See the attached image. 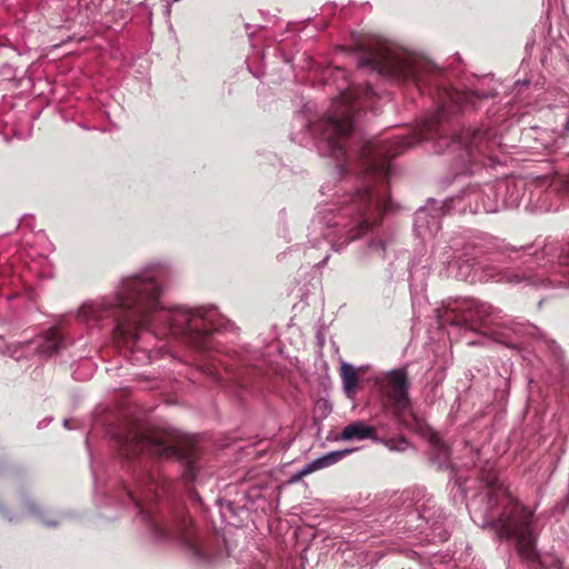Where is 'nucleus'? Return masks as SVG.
<instances>
[{
  "label": "nucleus",
  "mask_w": 569,
  "mask_h": 569,
  "mask_svg": "<svg viewBox=\"0 0 569 569\" xmlns=\"http://www.w3.org/2000/svg\"><path fill=\"white\" fill-rule=\"evenodd\" d=\"M160 268H148L121 280L111 297L84 302L78 319L88 327L111 326L113 338L136 348L133 355L143 353L140 362L150 361V351L140 346L146 339L172 337L197 349L211 346L210 335L220 328V315L213 307L194 310L162 307Z\"/></svg>",
  "instance_id": "nucleus-1"
},
{
  "label": "nucleus",
  "mask_w": 569,
  "mask_h": 569,
  "mask_svg": "<svg viewBox=\"0 0 569 569\" xmlns=\"http://www.w3.org/2000/svg\"><path fill=\"white\" fill-rule=\"evenodd\" d=\"M120 453L128 461L131 482L123 487L126 498L138 510L139 516L153 536L160 540L174 541L197 562L204 563L222 556L216 535H200L192 520L182 510L153 509L167 485L147 456L159 458L182 456L176 445L149 437L138 431L120 441Z\"/></svg>",
  "instance_id": "nucleus-2"
},
{
  "label": "nucleus",
  "mask_w": 569,
  "mask_h": 569,
  "mask_svg": "<svg viewBox=\"0 0 569 569\" xmlns=\"http://www.w3.org/2000/svg\"><path fill=\"white\" fill-rule=\"evenodd\" d=\"M488 485L490 507L496 506L501 499L507 500L499 516L492 519L491 527L496 529L501 539H516L517 551L525 561H537V537L533 532L535 511L520 503L511 496L508 488L498 481L492 480Z\"/></svg>",
  "instance_id": "nucleus-3"
},
{
  "label": "nucleus",
  "mask_w": 569,
  "mask_h": 569,
  "mask_svg": "<svg viewBox=\"0 0 569 569\" xmlns=\"http://www.w3.org/2000/svg\"><path fill=\"white\" fill-rule=\"evenodd\" d=\"M386 209L380 191L373 184H366L342 199L332 226L340 227L351 241L377 223Z\"/></svg>",
  "instance_id": "nucleus-4"
},
{
  "label": "nucleus",
  "mask_w": 569,
  "mask_h": 569,
  "mask_svg": "<svg viewBox=\"0 0 569 569\" xmlns=\"http://www.w3.org/2000/svg\"><path fill=\"white\" fill-rule=\"evenodd\" d=\"M336 103V109L328 114L313 132L320 136L319 150L321 153L340 160L347 154L346 141L353 130L352 108L349 97Z\"/></svg>",
  "instance_id": "nucleus-5"
},
{
  "label": "nucleus",
  "mask_w": 569,
  "mask_h": 569,
  "mask_svg": "<svg viewBox=\"0 0 569 569\" xmlns=\"http://www.w3.org/2000/svg\"><path fill=\"white\" fill-rule=\"evenodd\" d=\"M352 161L339 164L341 172L352 171L363 176L365 180L373 184L388 180L390 160L380 149L378 142L363 141L359 148L352 151Z\"/></svg>",
  "instance_id": "nucleus-6"
},
{
  "label": "nucleus",
  "mask_w": 569,
  "mask_h": 569,
  "mask_svg": "<svg viewBox=\"0 0 569 569\" xmlns=\"http://www.w3.org/2000/svg\"><path fill=\"white\" fill-rule=\"evenodd\" d=\"M393 79L402 77L406 80L413 81L417 86L422 81L425 72L429 71L431 66L425 58L409 51L400 52L393 44Z\"/></svg>",
  "instance_id": "nucleus-7"
},
{
  "label": "nucleus",
  "mask_w": 569,
  "mask_h": 569,
  "mask_svg": "<svg viewBox=\"0 0 569 569\" xmlns=\"http://www.w3.org/2000/svg\"><path fill=\"white\" fill-rule=\"evenodd\" d=\"M408 373L406 368L393 370V416H399L400 422L407 428H412L416 417L408 397Z\"/></svg>",
  "instance_id": "nucleus-8"
},
{
  "label": "nucleus",
  "mask_w": 569,
  "mask_h": 569,
  "mask_svg": "<svg viewBox=\"0 0 569 569\" xmlns=\"http://www.w3.org/2000/svg\"><path fill=\"white\" fill-rule=\"evenodd\" d=\"M359 67L378 74H388L391 68L389 42H382L378 39L372 40L362 52Z\"/></svg>",
  "instance_id": "nucleus-9"
},
{
  "label": "nucleus",
  "mask_w": 569,
  "mask_h": 569,
  "mask_svg": "<svg viewBox=\"0 0 569 569\" xmlns=\"http://www.w3.org/2000/svg\"><path fill=\"white\" fill-rule=\"evenodd\" d=\"M489 133L477 129H466L452 138V147L463 149L468 157L473 152H483L488 141Z\"/></svg>",
  "instance_id": "nucleus-10"
},
{
  "label": "nucleus",
  "mask_w": 569,
  "mask_h": 569,
  "mask_svg": "<svg viewBox=\"0 0 569 569\" xmlns=\"http://www.w3.org/2000/svg\"><path fill=\"white\" fill-rule=\"evenodd\" d=\"M37 351L43 356H52L64 348L66 339L58 327H52L36 340Z\"/></svg>",
  "instance_id": "nucleus-11"
},
{
  "label": "nucleus",
  "mask_w": 569,
  "mask_h": 569,
  "mask_svg": "<svg viewBox=\"0 0 569 569\" xmlns=\"http://www.w3.org/2000/svg\"><path fill=\"white\" fill-rule=\"evenodd\" d=\"M351 452H352V450H350V449L328 452L325 456L317 458L313 461H311L310 463L306 465L299 471V473L292 478V481H297V480L301 479L302 477H305L316 470L332 466Z\"/></svg>",
  "instance_id": "nucleus-12"
},
{
  "label": "nucleus",
  "mask_w": 569,
  "mask_h": 569,
  "mask_svg": "<svg viewBox=\"0 0 569 569\" xmlns=\"http://www.w3.org/2000/svg\"><path fill=\"white\" fill-rule=\"evenodd\" d=\"M362 368L357 369L351 363L342 361L340 365V377L342 381V389L346 396L350 399H352L358 390L359 387V371H361Z\"/></svg>",
  "instance_id": "nucleus-13"
},
{
  "label": "nucleus",
  "mask_w": 569,
  "mask_h": 569,
  "mask_svg": "<svg viewBox=\"0 0 569 569\" xmlns=\"http://www.w3.org/2000/svg\"><path fill=\"white\" fill-rule=\"evenodd\" d=\"M376 435V429L363 421H355L347 425L341 433V440H363V439H373Z\"/></svg>",
  "instance_id": "nucleus-14"
},
{
  "label": "nucleus",
  "mask_w": 569,
  "mask_h": 569,
  "mask_svg": "<svg viewBox=\"0 0 569 569\" xmlns=\"http://www.w3.org/2000/svg\"><path fill=\"white\" fill-rule=\"evenodd\" d=\"M466 311L469 313L467 318L485 323L486 318L493 315L496 309L488 303L470 299L466 301Z\"/></svg>",
  "instance_id": "nucleus-15"
},
{
  "label": "nucleus",
  "mask_w": 569,
  "mask_h": 569,
  "mask_svg": "<svg viewBox=\"0 0 569 569\" xmlns=\"http://www.w3.org/2000/svg\"><path fill=\"white\" fill-rule=\"evenodd\" d=\"M418 141L415 134L397 133L393 134V158L402 153L407 148L413 146Z\"/></svg>",
  "instance_id": "nucleus-16"
},
{
  "label": "nucleus",
  "mask_w": 569,
  "mask_h": 569,
  "mask_svg": "<svg viewBox=\"0 0 569 569\" xmlns=\"http://www.w3.org/2000/svg\"><path fill=\"white\" fill-rule=\"evenodd\" d=\"M24 506H26L27 512L30 516L39 519L42 523H44L47 526H57L59 523L58 520H49L44 516H42L40 513L39 509L34 506V503L30 499H27L24 501Z\"/></svg>",
  "instance_id": "nucleus-17"
},
{
  "label": "nucleus",
  "mask_w": 569,
  "mask_h": 569,
  "mask_svg": "<svg viewBox=\"0 0 569 569\" xmlns=\"http://www.w3.org/2000/svg\"><path fill=\"white\" fill-rule=\"evenodd\" d=\"M375 386L386 396L390 393L391 372H382L375 377Z\"/></svg>",
  "instance_id": "nucleus-18"
},
{
  "label": "nucleus",
  "mask_w": 569,
  "mask_h": 569,
  "mask_svg": "<svg viewBox=\"0 0 569 569\" xmlns=\"http://www.w3.org/2000/svg\"><path fill=\"white\" fill-rule=\"evenodd\" d=\"M387 241L382 239H375L370 242V249L378 252L382 258L387 254Z\"/></svg>",
  "instance_id": "nucleus-19"
},
{
  "label": "nucleus",
  "mask_w": 569,
  "mask_h": 569,
  "mask_svg": "<svg viewBox=\"0 0 569 569\" xmlns=\"http://www.w3.org/2000/svg\"><path fill=\"white\" fill-rule=\"evenodd\" d=\"M435 448L438 450V457L441 460H447L449 458L450 451L448 446L441 443L439 440L435 442Z\"/></svg>",
  "instance_id": "nucleus-20"
},
{
  "label": "nucleus",
  "mask_w": 569,
  "mask_h": 569,
  "mask_svg": "<svg viewBox=\"0 0 569 569\" xmlns=\"http://www.w3.org/2000/svg\"><path fill=\"white\" fill-rule=\"evenodd\" d=\"M188 463H189V469H190L191 477L193 478L196 476L194 475L196 467H194L193 462L190 459H188Z\"/></svg>",
  "instance_id": "nucleus-21"
},
{
  "label": "nucleus",
  "mask_w": 569,
  "mask_h": 569,
  "mask_svg": "<svg viewBox=\"0 0 569 569\" xmlns=\"http://www.w3.org/2000/svg\"><path fill=\"white\" fill-rule=\"evenodd\" d=\"M1 353L13 356V351L11 350V347H7L6 350L0 349Z\"/></svg>",
  "instance_id": "nucleus-22"
},
{
  "label": "nucleus",
  "mask_w": 569,
  "mask_h": 569,
  "mask_svg": "<svg viewBox=\"0 0 569 569\" xmlns=\"http://www.w3.org/2000/svg\"><path fill=\"white\" fill-rule=\"evenodd\" d=\"M425 213H426V212H425L423 210H420V211H419V213H418V218H417V219H418V221H419V220H421V219L423 218V214H425Z\"/></svg>",
  "instance_id": "nucleus-23"
},
{
  "label": "nucleus",
  "mask_w": 569,
  "mask_h": 569,
  "mask_svg": "<svg viewBox=\"0 0 569 569\" xmlns=\"http://www.w3.org/2000/svg\"><path fill=\"white\" fill-rule=\"evenodd\" d=\"M392 448H393V450H395V449H397V450H402V449H403V447H402V446H397L395 442H393V445H392Z\"/></svg>",
  "instance_id": "nucleus-24"
},
{
  "label": "nucleus",
  "mask_w": 569,
  "mask_h": 569,
  "mask_svg": "<svg viewBox=\"0 0 569 569\" xmlns=\"http://www.w3.org/2000/svg\"><path fill=\"white\" fill-rule=\"evenodd\" d=\"M63 425H64V427H66V428H70V427H69V421H68V420H64Z\"/></svg>",
  "instance_id": "nucleus-25"
},
{
  "label": "nucleus",
  "mask_w": 569,
  "mask_h": 569,
  "mask_svg": "<svg viewBox=\"0 0 569 569\" xmlns=\"http://www.w3.org/2000/svg\"><path fill=\"white\" fill-rule=\"evenodd\" d=\"M566 130L569 133V118H568V121H567V124H566Z\"/></svg>",
  "instance_id": "nucleus-26"
},
{
  "label": "nucleus",
  "mask_w": 569,
  "mask_h": 569,
  "mask_svg": "<svg viewBox=\"0 0 569 569\" xmlns=\"http://www.w3.org/2000/svg\"><path fill=\"white\" fill-rule=\"evenodd\" d=\"M257 569H262V568H260V567H259V568H257Z\"/></svg>",
  "instance_id": "nucleus-27"
}]
</instances>
